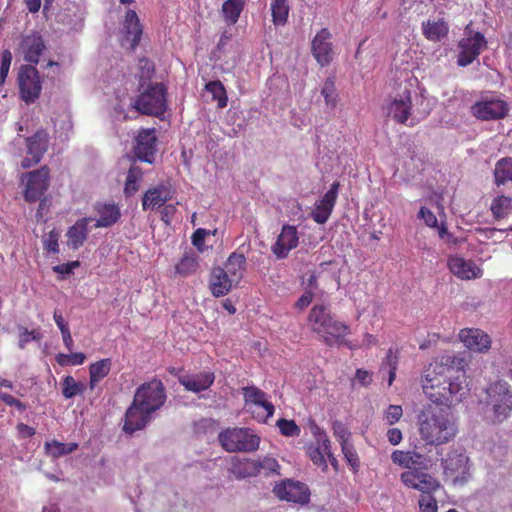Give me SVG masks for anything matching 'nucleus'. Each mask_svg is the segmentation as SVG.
I'll return each instance as SVG.
<instances>
[{
    "label": "nucleus",
    "mask_w": 512,
    "mask_h": 512,
    "mask_svg": "<svg viewBox=\"0 0 512 512\" xmlns=\"http://www.w3.org/2000/svg\"><path fill=\"white\" fill-rule=\"evenodd\" d=\"M487 45V41L481 32H473L468 25L465 28V37L458 44L460 52L457 64L462 67L470 65Z\"/></svg>",
    "instance_id": "nucleus-11"
},
{
    "label": "nucleus",
    "mask_w": 512,
    "mask_h": 512,
    "mask_svg": "<svg viewBox=\"0 0 512 512\" xmlns=\"http://www.w3.org/2000/svg\"><path fill=\"white\" fill-rule=\"evenodd\" d=\"M138 72L136 74V77L139 80V84L147 85L148 83H152L151 79L153 78L155 74V65L154 63L149 60L148 58H141L138 61Z\"/></svg>",
    "instance_id": "nucleus-47"
},
{
    "label": "nucleus",
    "mask_w": 512,
    "mask_h": 512,
    "mask_svg": "<svg viewBox=\"0 0 512 512\" xmlns=\"http://www.w3.org/2000/svg\"><path fill=\"white\" fill-rule=\"evenodd\" d=\"M467 362L456 354L436 358L421 376L424 395L437 405H454L469 392L466 376Z\"/></svg>",
    "instance_id": "nucleus-1"
},
{
    "label": "nucleus",
    "mask_w": 512,
    "mask_h": 512,
    "mask_svg": "<svg viewBox=\"0 0 512 512\" xmlns=\"http://www.w3.org/2000/svg\"><path fill=\"white\" fill-rule=\"evenodd\" d=\"M403 415V409L400 405H390L385 411L384 418L389 425L397 423Z\"/></svg>",
    "instance_id": "nucleus-56"
},
{
    "label": "nucleus",
    "mask_w": 512,
    "mask_h": 512,
    "mask_svg": "<svg viewBox=\"0 0 512 512\" xmlns=\"http://www.w3.org/2000/svg\"><path fill=\"white\" fill-rule=\"evenodd\" d=\"M272 22L275 26H284L289 17L290 7L287 0H271Z\"/></svg>",
    "instance_id": "nucleus-40"
},
{
    "label": "nucleus",
    "mask_w": 512,
    "mask_h": 512,
    "mask_svg": "<svg viewBox=\"0 0 512 512\" xmlns=\"http://www.w3.org/2000/svg\"><path fill=\"white\" fill-rule=\"evenodd\" d=\"M447 265L450 272L461 280L477 279L483 274L482 269L473 260L460 256H450Z\"/></svg>",
    "instance_id": "nucleus-22"
},
{
    "label": "nucleus",
    "mask_w": 512,
    "mask_h": 512,
    "mask_svg": "<svg viewBox=\"0 0 512 512\" xmlns=\"http://www.w3.org/2000/svg\"><path fill=\"white\" fill-rule=\"evenodd\" d=\"M485 404L493 423H502L512 413V388L503 380L491 383L485 390Z\"/></svg>",
    "instance_id": "nucleus-6"
},
{
    "label": "nucleus",
    "mask_w": 512,
    "mask_h": 512,
    "mask_svg": "<svg viewBox=\"0 0 512 512\" xmlns=\"http://www.w3.org/2000/svg\"><path fill=\"white\" fill-rule=\"evenodd\" d=\"M91 218L78 219L71 227H69L67 236V245L73 250L79 249L83 246L88 237V224Z\"/></svg>",
    "instance_id": "nucleus-30"
},
{
    "label": "nucleus",
    "mask_w": 512,
    "mask_h": 512,
    "mask_svg": "<svg viewBox=\"0 0 512 512\" xmlns=\"http://www.w3.org/2000/svg\"><path fill=\"white\" fill-rule=\"evenodd\" d=\"M0 400L8 406L15 407L19 412H23L27 408L25 403L21 402L8 393H0Z\"/></svg>",
    "instance_id": "nucleus-57"
},
{
    "label": "nucleus",
    "mask_w": 512,
    "mask_h": 512,
    "mask_svg": "<svg viewBox=\"0 0 512 512\" xmlns=\"http://www.w3.org/2000/svg\"><path fill=\"white\" fill-rule=\"evenodd\" d=\"M142 177L143 172L138 166H132L129 169L124 185V194L126 197H130L138 191V183L141 181Z\"/></svg>",
    "instance_id": "nucleus-46"
},
{
    "label": "nucleus",
    "mask_w": 512,
    "mask_h": 512,
    "mask_svg": "<svg viewBox=\"0 0 512 512\" xmlns=\"http://www.w3.org/2000/svg\"><path fill=\"white\" fill-rule=\"evenodd\" d=\"M170 189L163 185H157L148 189L142 197L143 210L156 209L163 206L168 200L171 199Z\"/></svg>",
    "instance_id": "nucleus-29"
},
{
    "label": "nucleus",
    "mask_w": 512,
    "mask_h": 512,
    "mask_svg": "<svg viewBox=\"0 0 512 512\" xmlns=\"http://www.w3.org/2000/svg\"><path fill=\"white\" fill-rule=\"evenodd\" d=\"M176 213V207L173 204H168L161 210V220L169 225Z\"/></svg>",
    "instance_id": "nucleus-61"
},
{
    "label": "nucleus",
    "mask_w": 512,
    "mask_h": 512,
    "mask_svg": "<svg viewBox=\"0 0 512 512\" xmlns=\"http://www.w3.org/2000/svg\"><path fill=\"white\" fill-rule=\"evenodd\" d=\"M412 111L411 90L405 87L387 106L388 115L398 124H406Z\"/></svg>",
    "instance_id": "nucleus-17"
},
{
    "label": "nucleus",
    "mask_w": 512,
    "mask_h": 512,
    "mask_svg": "<svg viewBox=\"0 0 512 512\" xmlns=\"http://www.w3.org/2000/svg\"><path fill=\"white\" fill-rule=\"evenodd\" d=\"M123 31L125 39L131 42L130 49L135 50L140 43L143 33V27L135 10L128 9L126 11L123 22Z\"/></svg>",
    "instance_id": "nucleus-26"
},
{
    "label": "nucleus",
    "mask_w": 512,
    "mask_h": 512,
    "mask_svg": "<svg viewBox=\"0 0 512 512\" xmlns=\"http://www.w3.org/2000/svg\"><path fill=\"white\" fill-rule=\"evenodd\" d=\"M26 185L23 193L26 202H36L48 190L50 169L44 165L37 170L25 174Z\"/></svg>",
    "instance_id": "nucleus-13"
},
{
    "label": "nucleus",
    "mask_w": 512,
    "mask_h": 512,
    "mask_svg": "<svg viewBox=\"0 0 512 512\" xmlns=\"http://www.w3.org/2000/svg\"><path fill=\"white\" fill-rule=\"evenodd\" d=\"M205 90L217 101V107L222 109L227 106L228 97L223 83L219 80L210 81L205 85Z\"/></svg>",
    "instance_id": "nucleus-44"
},
{
    "label": "nucleus",
    "mask_w": 512,
    "mask_h": 512,
    "mask_svg": "<svg viewBox=\"0 0 512 512\" xmlns=\"http://www.w3.org/2000/svg\"><path fill=\"white\" fill-rule=\"evenodd\" d=\"M98 218L95 228H107L113 226L121 217L120 208L115 203H96L94 206Z\"/></svg>",
    "instance_id": "nucleus-27"
},
{
    "label": "nucleus",
    "mask_w": 512,
    "mask_h": 512,
    "mask_svg": "<svg viewBox=\"0 0 512 512\" xmlns=\"http://www.w3.org/2000/svg\"><path fill=\"white\" fill-rule=\"evenodd\" d=\"M152 420V414L132 401L125 412L123 431L132 435L134 432L144 429Z\"/></svg>",
    "instance_id": "nucleus-20"
},
{
    "label": "nucleus",
    "mask_w": 512,
    "mask_h": 512,
    "mask_svg": "<svg viewBox=\"0 0 512 512\" xmlns=\"http://www.w3.org/2000/svg\"><path fill=\"white\" fill-rule=\"evenodd\" d=\"M256 464L259 465V474L264 471L265 475L279 474L280 465L274 458L265 457L263 460H256Z\"/></svg>",
    "instance_id": "nucleus-53"
},
{
    "label": "nucleus",
    "mask_w": 512,
    "mask_h": 512,
    "mask_svg": "<svg viewBox=\"0 0 512 512\" xmlns=\"http://www.w3.org/2000/svg\"><path fill=\"white\" fill-rule=\"evenodd\" d=\"M156 142L157 137L154 128L140 130L136 137L135 156L141 161L153 163Z\"/></svg>",
    "instance_id": "nucleus-21"
},
{
    "label": "nucleus",
    "mask_w": 512,
    "mask_h": 512,
    "mask_svg": "<svg viewBox=\"0 0 512 512\" xmlns=\"http://www.w3.org/2000/svg\"><path fill=\"white\" fill-rule=\"evenodd\" d=\"M133 401L153 415L166 401L163 383L157 379L143 383L136 389Z\"/></svg>",
    "instance_id": "nucleus-9"
},
{
    "label": "nucleus",
    "mask_w": 512,
    "mask_h": 512,
    "mask_svg": "<svg viewBox=\"0 0 512 512\" xmlns=\"http://www.w3.org/2000/svg\"><path fill=\"white\" fill-rule=\"evenodd\" d=\"M390 458L394 465L406 469L400 474V481L406 488L417 490L421 495L434 494L441 488L440 482L427 472L431 464L424 454L397 449Z\"/></svg>",
    "instance_id": "nucleus-2"
},
{
    "label": "nucleus",
    "mask_w": 512,
    "mask_h": 512,
    "mask_svg": "<svg viewBox=\"0 0 512 512\" xmlns=\"http://www.w3.org/2000/svg\"><path fill=\"white\" fill-rule=\"evenodd\" d=\"M219 442L228 452H253L259 448L260 437L244 427L226 428L219 434Z\"/></svg>",
    "instance_id": "nucleus-8"
},
{
    "label": "nucleus",
    "mask_w": 512,
    "mask_h": 512,
    "mask_svg": "<svg viewBox=\"0 0 512 512\" xmlns=\"http://www.w3.org/2000/svg\"><path fill=\"white\" fill-rule=\"evenodd\" d=\"M26 142L28 154L34 158V163H39L48 149V133L44 129L38 130Z\"/></svg>",
    "instance_id": "nucleus-31"
},
{
    "label": "nucleus",
    "mask_w": 512,
    "mask_h": 512,
    "mask_svg": "<svg viewBox=\"0 0 512 512\" xmlns=\"http://www.w3.org/2000/svg\"><path fill=\"white\" fill-rule=\"evenodd\" d=\"M332 34L327 28L316 33L311 42V51L317 63L324 67L333 60L334 51L331 42Z\"/></svg>",
    "instance_id": "nucleus-16"
},
{
    "label": "nucleus",
    "mask_w": 512,
    "mask_h": 512,
    "mask_svg": "<svg viewBox=\"0 0 512 512\" xmlns=\"http://www.w3.org/2000/svg\"><path fill=\"white\" fill-rule=\"evenodd\" d=\"M280 433L287 437H298L301 433L299 426L294 420L281 418L276 423Z\"/></svg>",
    "instance_id": "nucleus-50"
},
{
    "label": "nucleus",
    "mask_w": 512,
    "mask_h": 512,
    "mask_svg": "<svg viewBox=\"0 0 512 512\" xmlns=\"http://www.w3.org/2000/svg\"><path fill=\"white\" fill-rule=\"evenodd\" d=\"M111 368L112 360L110 358H104L89 365V387L91 390L109 375Z\"/></svg>",
    "instance_id": "nucleus-33"
},
{
    "label": "nucleus",
    "mask_w": 512,
    "mask_h": 512,
    "mask_svg": "<svg viewBox=\"0 0 512 512\" xmlns=\"http://www.w3.org/2000/svg\"><path fill=\"white\" fill-rule=\"evenodd\" d=\"M62 395L65 399H71L78 395H83L86 390V385L82 382L76 381L71 375L64 376L61 381Z\"/></svg>",
    "instance_id": "nucleus-42"
},
{
    "label": "nucleus",
    "mask_w": 512,
    "mask_h": 512,
    "mask_svg": "<svg viewBox=\"0 0 512 512\" xmlns=\"http://www.w3.org/2000/svg\"><path fill=\"white\" fill-rule=\"evenodd\" d=\"M299 237L296 226L285 224L282 226L276 242L272 245L271 251L277 259H285L289 252L298 246Z\"/></svg>",
    "instance_id": "nucleus-19"
},
{
    "label": "nucleus",
    "mask_w": 512,
    "mask_h": 512,
    "mask_svg": "<svg viewBox=\"0 0 512 512\" xmlns=\"http://www.w3.org/2000/svg\"><path fill=\"white\" fill-rule=\"evenodd\" d=\"M234 281L229 277L228 272L220 266L213 267L209 277V287L214 297L227 295Z\"/></svg>",
    "instance_id": "nucleus-25"
},
{
    "label": "nucleus",
    "mask_w": 512,
    "mask_h": 512,
    "mask_svg": "<svg viewBox=\"0 0 512 512\" xmlns=\"http://www.w3.org/2000/svg\"><path fill=\"white\" fill-rule=\"evenodd\" d=\"M245 405L258 422L266 423L274 414V405L267 400L266 393L256 386L242 388Z\"/></svg>",
    "instance_id": "nucleus-10"
},
{
    "label": "nucleus",
    "mask_w": 512,
    "mask_h": 512,
    "mask_svg": "<svg viewBox=\"0 0 512 512\" xmlns=\"http://www.w3.org/2000/svg\"><path fill=\"white\" fill-rule=\"evenodd\" d=\"M230 470L235 478L240 480L257 476L259 474V465L253 459L233 457Z\"/></svg>",
    "instance_id": "nucleus-32"
},
{
    "label": "nucleus",
    "mask_w": 512,
    "mask_h": 512,
    "mask_svg": "<svg viewBox=\"0 0 512 512\" xmlns=\"http://www.w3.org/2000/svg\"><path fill=\"white\" fill-rule=\"evenodd\" d=\"M307 454L315 465L326 470L328 466L325 456H331L330 443H311L307 447Z\"/></svg>",
    "instance_id": "nucleus-36"
},
{
    "label": "nucleus",
    "mask_w": 512,
    "mask_h": 512,
    "mask_svg": "<svg viewBox=\"0 0 512 512\" xmlns=\"http://www.w3.org/2000/svg\"><path fill=\"white\" fill-rule=\"evenodd\" d=\"M199 267L198 257L195 253H185L175 265V272L181 277H187L196 273Z\"/></svg>",
    "instance_id": "nucleus-41"
},
{
    "label": "nucleus",
    "mask_w": 512,
    "mask_h": 512,
    "mask_svg": "<svg viewBox=\"0 0 512 512\" xmlns=\"http://www.w3.org/2000/svg\"><path fill=\"white\" fill-rule=\"evenodd\" d=\"M215 381V374L210 371H202L197 374H188L180 379V384L185 390L200 393L209 389Z\"/></svg>",
    "instance_id": "nucleus-24"
},
{
    "label": "nucleus",
    "mask_w": 512,
    "mask_h": 512,
    "mask_svg": "<svg viewBox=\"0 0 512 512\" xmlns=\"http://www.w3.org/2000/svg\"><path fill=\"white\" fill-rule=\"evenodd\" d=\"M342 452L347 463L351 466L353 472H357L359 469V457L352 445L346 440L341 442Z\"/></svg>",
    "instance_id": "nucleus-51"
},
{
    "label": "nucleus",
    "mask_w": 512,
    "mask_h": 512,
    "mask_svg": "<svg viewBox=\"0 0 512 512\" xmlns=\"http://www.w3.org/2000/svg\"><path fill=\"white\" fill-rule=\"evenodd\" d=\"M422 32L427 40L437 42L447 36L449 26L444 20H427L422 23Z\"/></svg>",
    "instance_id": "nucleus-34"
},
{
    "label": "nucleus",
    "mask_w": 512,
    "mask_h": 512,
    "mask_svg": "<svg viewBox=\"0 0 512 512\" xmlns=\"http://www.w3.org/2000/svg\"><path fill=\"white\" fill-rule=\"evenodd\" d=\"M418 216L424 220L425 224L429 227H436L438 224V220L436 215L428 208L421 207L418 213Z\"/></svg>",
    "instance_id": "nucleus-59"
},
{
    "label": "nucleus",
    "mask_w": 512,
    "mask_h": 512,
    "mask_svg": "<svg viewBox=\"0 0 512 512\" xmlns=\"http://www.w3.org/2000/svg\"><path fill=\"white\" fill-rule=\"evenodd\" d=\"M20 47L24 54V59L27 62L37 64L42 52L45 49V44L39 34L32 33L23 38Z\"/></svg>",
    "instance_id": "nucleus-28"
},
{
    "label": "nucleus",
    "mask_w": 512,
    "mask_h": 512,
    "mask_svg": "<svg viewBox=\"0 0 512 512\" xmlns=\"http://www.w3.org/2000/svg\"><path fill=\"white\" fill-rule=\"evenodd\" d=\"M387 439L389 443L393 446L400 444L403 439L401 430L398 428H390L387 431Z\"/></svg>",
    "instance_id": "nucleus-63"
},
{
    "label": "nucleus",
    "mask_w": 512,
    "mask_h": 512,
    "mask_svg": "<svg viewBox=\"0 0 512 512\" xmlns=\"http://www.w3.org/2000/svg\"><path fill=\"white\" fill-rule=\"evenodd\" d=\"M339 188L340 182L332 183L329 190L315 203L311 217L317 224H325L330 218L338 198Z\"/></svg>",
    "instance_id": "nucleus-18"
},
{
    "label": "nucleus",
    "mask_w": 512,
    "mask_h": 512,
    "mask_svg": "<svg viewBox=\"0 0 512 512\" xmlns=\"http://www.w3.org/2000/svg\"><path fill=\"white\" fill-rule=\"evenodd\" d=\"M18 85L21 98L27 104L35 102L42 90L40 75L33 65H23L18 73Z\"/></svg>",
    "instance_id": "nucleus-12"
},
{
    "label": "nucleus",
    "mask_w": 512,
    "mask_h": 512,
    "mask_svg": "<svg viewBox=\"0 0 512 512\" xmlns=\"http://www.w3.org/2000/svg\"><path fill=\"white\" fill-rule=\"evenodd\" d=\"M508 111V103L499 98H484L471 107L473 116L485 121L503 119Z\"/></svg>",
    "instance_id": "nucleus-14"
},
{
    "label": "nucleus",
    "mask_w": 512,
    "mask_h": 512,
    "mask_svg": "<svg viewBox=\"0 0 512 512\" xmlns=\"http://www.w3.org/2000/svg\"><path fill=\"white\" fill-rule=\"evenodd\" d=\"M459 338L469 350L484 353L491 347L490 336L478 328H464L459 332Z\"/></svg>",
    "instance_id": "nucleus-23"
},
{
    "label": "nucleus",
    "mask_w": 512,
    "mask_h": 512,
    "mask_svg": "<svg viewBox=\"0 0 512 512\" xmlns=\"http://www.w3.org/2000/svg\"><path fill=\"white\" fill-rule=\"evenodd\" d=\"M421 439L429 445H442L452 441L457 433L456 420L451 412L444 408L428 405L417 418Z\"/></svg>",
    "instance_id": "nucleus-3"
},
{
    "label": "nucleus",
    "mask_w": 512,
    "mask_h": 512,
    "mask_svg": "<svg viewBox=\"0 0 512 512\" xmlns=\"http://www.w3.org/2000/svg\"><path fill=\"white\" fill-rule=\"evenodd\" d=\"M12 62V53L10 50L5 49L1 53V65H0V85H3L9 73V69Z\"/></svg>",
    "instance_id": "nucleus-54"
},
{
    "label": "nucleus",
    "mask_w": 512,
    "mask_h": 512,
    "mask_svg": "<svg viewBox=\"0 0 512 512\" xmlns=\"http://www.w3.org/2000/svg\"><path fill=\"white\" fill-rule=\"evenodd\" d=\"M355 378L364 387L369 386L372 382V374L364 369H357L355 373Z\"/></svg>",
    "instance_id": "nucleus-62"
},
{
    "label": "nucleus",
    "mask_w": 512,
    "mask_h": 512,
    "mask_svg": "<svg viewBox=\"0 0 512 512\" xmlns=\"http://www.w3.org/2000/svg\"><path fill=\"white\" fill-rule=\"evenodd\" d=\"M443 480L453 486H463L472 477L471 462L460 449H450L441 459Z\"/></svg>",
    "instance_id": "nucleus-7"
},
{
    "label": "nucleus",
    "mask_w": 512,
    "mask_h": 512,
    "mask_svg": "<svg viewBox=\"0 0 512 512\" xmlns=\"http://www.w3.org/2000/svg\"><path fill=\"white\" fill-rule=\"evenodd\" d=\"M494 181L497 186L505 185L512 181V158L503 157L499 159L494 168Z\"/></svg>",
    "instance_id": "nucleus-37"
},
{
    "label": "nucleus",
    "mask_w": 512,
    "mask_h": 512,
    "mask_svg": "<svg viewBox=\"0 0 512 512\" xmlns=\"http://www.w3.org/2000/svg\"><path fill=\"white\" fill-rule=\"evenodd\" d=\"M420 512H437V501L433 494L421 495L419 498Z\"/></svg>",
    "instance_id": "nucleus-55"
},
{
    "label": "nucleus",
    "mask_w": 512,
    "mask_h": 512,
    "mask_svg": "<svg viewBox=\"0 0 512 512\" xmlns=\"http://www.w3.org/2000/svg\"><path fill=\"white\" fill-rule=\"evenodd\" d=\"M321 95L324 97L325 104L330 109H334L338 104V94L336 91L335 80L332 77H328L321 89Z\"/></svg>",
    "instance_id": "nucleus-48"
},
{
    "label": "nucleus",
    "mask_w": 512,
    "mask_h": 512,
    "mask_svg": "<svg viewBox=\"0 0 512 512\" xmlns=\"http://www.w3.org/2000/svg\"><path fill=\"white\" fill-rule=\"evenodd\" d=\"M399 364L398 349L389 348L385 358L380 365V372L388 373V385L391 386L396 378V371Z\"/></svg>",
    "instance_id": "nucleus-39"
},
{
    "label": "nucleus",
    "mask_w": 512,
    "mask_h": 512,
    "mask_svg": "<svg viewBox=\"0 0 512 512\" xmlns=\"http://www.w3.org/2000/svg\"><path fill=\"white\" fill-rule=\"evenodd\" d=\"M59 233L53 229L42 240L43 248L48 253L59 252Z\"/></svg>",
    "instance_id": "nucleus-52"
},
{
    "label": "nucleus",
    "mask_w": 512,
    "mask_h": 512,
    "mask_svg": "<svg viewBox=\"0 0 512 512\" xmlns=\"http://www.w3.org/2000/svg\"><path fill=\"white\" fill-rule=\"evenodd\" d=\"M308 325L320 341L325 345L332 347L334 345L346 346L353 350L357 346L345 340L350 334V327L336 318L325 304L314 305L307 317Z\"/></svg>",
    "instance_id": "nucleus-4"
},
{
    "label": "nucleus",
    "mask_w": 512,
    "mask_h": 512,
    "mask_svg": "<svg viewBox=\"0 0 512 512\" xmlns=\"http://www.w3.org/2000/svg\"><path fill=\"white\" fill-rule=\"evenodd\" d=\"M42 338V334L39 330H31L24 326L19 327V342L18 347L20 349H25L28 343L31 341H40Z\"/></svg>",
    "instance_id": "nucleus-49"
},
{
    "label": "nucleus",
    "mask_w": 512,
    "mask_h": 512,
    "mask_svg": "<svg viewBox=\"0 0 512 512\" xmlns=\"http://www.w3.org/2000/svg\"><path fill=\"white\" fill-rule=\"evenodd\" d=\"M273 492L280 500L305 505L310 500V490L308 486L300 481L284 480L277 484Z\"/></svg>",
    "instance_id": "nucleus-15"
},
{
    "label": "nucleus",
    "mask_w": 512,
    "mask_h": 512,
    "mask_svg": "<svg viewBox=\"0 0 512 512\" xmlns=\"http://www.w3.org/2000/svg\"><path fill=\"white\" fill-rule=\"evenodd\" d=\"M80 266V261H71L63 264H59L52 267V270L60 275H70L73 273V270L75 268H78Z\"/></svg>",
    "instance_id": "nucleus-58"
},
{
    "label": "nucleus",
    "mask_w": 512,
    "mask_h": 512,
    "mask_svg": "<svg viewBox=\"0 0 512 512\" xmlns=\"http://www.w3.org/2000/svg\"><path fill=\"white\" fill-rule=\"evenodd\" d=\"M139 94L131 104L140 114L161 117L168 109V88L162 82L138 85Z\"/></svg>",
    "instance_id": "nucleus-5"
},
{
    "label": "nucleus",
    "mask_w": 512,
    "mask_h": 512,
    "mask_svg": "<svg viewBox=\"0 0 512 512\" xmlns=\"http://www.w3.org/2000/svg\"><path fill=\"white\" fill-rule=\"evenodd\" d=\"M209 234V232L206 229L198 228L193 234H192V244L197 247L201 248L204 245L205 237Z\"/></svg>",
    "instance_id": "nucleus-60"
},
{
    "label": "nucleus",
    "mask_w": 512,
    "mask_h": 512,
    "mask_svg": "<svg viewBox=\"0 0 512 512\" xmlns=\"http://www.w3.org/2000/svg\"><path fill=\"white\" fill-rule=\"evenodd\" d=\"M245 6V0H226L222 5V16L228 25L237 23Z\"/></svg>",
    "instance_id": "nucleus-38"
},
{
    "label": "nucleus",
    "mask_w": 512,
    "mask_h": 512,
    "mask_svg": "<svg viewBox=\"0 0 512 512\" xmlns=\"http://www.w3.org/2000/svg\"><path fill=\"white\" fill-rule=\"evenodd\" d=\"M313 300V292L306 291L295 303V307L303 310L310 305Z\"/></svg>",
    "instance_id": "nucleus-64"
},
{
    "label": "nucleus",
    "mask_w": 512,
    "mask_h": 512,
    "mask_svg": "<svg viewBox=\"0 0 512 512\" xmlns=\"http://www.w3.org/2000/svg\"><path fill=\"white\" fill-rule=\"evenodd\" d=\"M490 209L496 219H502L512 210V198L504 195L497 196L493 199Z\"/></svg>",
    "instance_id": "nucleus-45"
},
{
    "label": "nucleus",
    "mask_w": 512,
    "mask_h": 512,
    "mask_svg": "<svg viewBox=\"0 0 512 512\" xmlns=\"http://www.w3.org/2000/svg\"><path fill=\"white\" fill-rule=\"evenodd\" d=\"M246 258L244 254L233 252L230 254L224 264V269L228 272L229 277L236 283L243 278L245 271Z\"/></svg>",
    "instance_id": "nucleus-35"
},
{
    "label": "nucleus",
    "mask_w": 512,
    "mask_h": 512,
    "mask_svg": "<svg viewBox=\"0 0 512 512\" xmlns=\"http://www.w3.org/2000/svg\"><path fill=\"white\" fill-rule=\"evenodd\" d=\"M45 449L47 454L53 458H59L64 455H68L78 449V443H62L57 440H52L45 443Z\"/></svg>",
    "instance_id": "nucleus-43"
}]
</instances>
